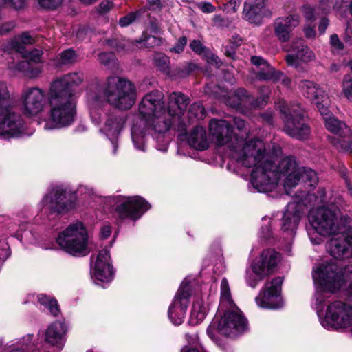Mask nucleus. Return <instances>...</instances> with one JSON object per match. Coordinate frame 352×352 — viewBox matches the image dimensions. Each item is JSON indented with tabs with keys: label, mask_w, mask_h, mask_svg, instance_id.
Here are the masks:
<instances>
[{
	"label": "nucleus",
	"mask_w": 352,
	"mask_h": 352,
	"mask_svg": "<svg viewBox=\"0 0 352 352\" xmlns=\"http://www.w3.org/2000/svg\"><path fill=\"white\" fill-rule=\"evenodd\" d=\"M66 327L64 322L56 321L45 331V341L58 348H62L65 340Z\"/></svg>",
	"instance_id": "obj_30"
},
{
	"label": "nucleus",
	"mask_w": 352,
	"mask_h": 352,
	"mask_svg": "<svg viewBox=\"0 0 352 352\" xmlns=\"http://www.w3.org/2000/svg\"><path fill=\"white\" fill-rule=\"evenodd\" d=\"M191 295L192 289L189 281L184 279L168 309V318L175 325H179L183 322Z\"/></svg>",
	"instance_id": "obj_12"
},
{
	"label": "nucleus",
	"mask_w": 352,
	"mask_h": 352,
	"mask_svg": "<svg viewBox=\"0 0 352 352\" xmlns=\"http://www.w3.org/2000/svg\"><path fill=\"white\" fill-rule=\"evenodd\" d=\"M15 28V23L14 21H8L2 24L0 27V34L4 35L10 32Z\"/></svg>",
	"instance_id": "obj_56"
},
{
	"label": "nucleus",
	"mask_w": 352,
	"mask_h": 352,
	"mask_svg": "<svg viewBox=\"0 0 352 352\" xmlns=\"http://www.w3.org/2000/svg\"><path fill=\"white\" fill-rule=\"evenodd\" d=\"M218 322L217 330L227 336L243 332L247 327V320L236 306L228 308Z\"/></svg>",
	"instance_id": "obj_16"
},
{
	"label": "nucleus",
	"mask_w": 352,
	"mask_h": 352,
	"mask_svg": "<svg viewBox=\"0 0 352 352\" xmlns=\"http://www.w3.org/2000/svg\"><path fill=\"white\" fill-rule=\"evenodd\" d=\"M233 306L235 305L231 297L228 281L224 278L221 283L220 307L232 308Z\"/></svg>",
	"instance_id": "obj_37"
},
{
	"label": "nucleus",
	"mask_w": 352,
	"mask_h": 352,
	"mask_svg": "<svg viewBox=\"0 0 352 352\" xmlns=\"http://www.w3.org/2000/svg\"><path fill=\"white\" fill-rule=\"evenodd\" d=\"M327 129L336 136L329 135L328 141L339 151L352 153V138L351 129L345 123L331 116L329 111L327 116H322Z\"/></svg>",
	"instance_id": "obj_10"
},
{
	"label": "nucleus",
	"mask_w": 352,
	"mask_h": 352,
	"mask_svg": "<svg viewBox=\"0 0 352 352\" xmlns=\"http://www.w3.org/2000/svg\"><path fill=\"white\" fill-rule=\"evenodd\" d=\"M164 98L162 91L153 90L142 98L138 106L139 116L144 127L158 133L168 131L171 126Z\"/></svg>",
	"instance_id": "obj_5"
},
{
	"label": "nucleus",
	"mask_w": 352,
	"mask_h": 352,
	"mask_svg": "<svg viewBox=\"0 0 352 352\" xmlns=\"http://www.w3.org/2000/svg\"><path fill=\"white\" fill-rule=\"evenodd\" d=\"M312 277L316 292L314 295L317 312L330 294L341 288L352 294V263L341 267L333 261L323 263L314 268Z\"/></svg>",
	"instance_id": "obj_3"
},
{
	"label": "nucleus",
	"mask_w": 352,
	"mask_h": 352,
	"mask_svg": "<svg viewBox=\"0 0 352 352\" xmlns=\"http://www.w3.org/2000/svg\"><path fill=\"white\" fill-rule=\"evenodd\" d=\"M106 101L120 109H129L135 102L136 88L130 80L119 76H111L101 85Z\"/></svg>",
	"instance_id": "obj_6"
},
{
	"label": "nucleus",
	"mask_w": 352,
	"mask_h": 352,
	"mask_svg": "<svg viewBox=\"0 0 352 352\" xmlns=\"http://www.w3.org/2000/svg\"><path fill=\"white\" fill-rule=\"evenodd\" d=\"M111 234V227L109 225H104L100 229V236L102 239H107Z\"/></svg>",
	"instance_id": "obj_60"
},
{
	"label": "nucleus",
	"mask_w": 352,
	"mask_h": 352,
	"mask_svg": "<svg viewBox=\"0 0 352 352\" xmlns=\"http://www.w3.org/2000/svg\"><path fill=\"white\" fill-rule=\"evenodd\" d=\"M99 62L106 67H110L114 62L115 56L112 53L102 52L98 55Z\"/></svg>",
	"instance_id": "obj_52"
},
{
	"label": "nucleus",
	"mask_w": 352,
	"mask_h": 352,
	"mask_svg": "<svg viewBox=\"0 0 352 352\" xmlns=\"http://www.w3.org/2000/svg\"><path fill=\"white\" fill-rule=\"evenodd\" d=\"M206 316V309L202 299L197 298L192 304L190 314V322L197 324L201 322Z\"/></svg>",
	"instance_id": "obj_36"
},
{
	"label": "nucleus",
	"mask_w": 352,
	"mask_h": 352,
	"mask_svg": "<svg viewBox=\"0 0 352 352\" xmlns=\"http://www.w3.org/2000/svg\"><path fill=\"white\" fill-rule=\"evenodd\" d=\"M33 42V38L29 34L24 32L12 40L10 43V46L16 52L23 54L25 52V45L32 44Z\"/></svg>",
	"instance_id": "obj_38"
},
{
	"label": "nucleus",
	"mask_w": 352,
	"mask_h": 352,
	"mask_svg": "<svg viewBox=\"0 0 352 352\" xmlns=\"http://www.w3.org/2000/svg\"><path fill=\"white\" fill-rule=\"evenodd\" d=\"M209 131L218 146L229 144L230 155L236 162L254 168L250 183L256 192L272 191L281 177L285 178L284 188L287 194H289V190L296 186L300 181L310 186L318 182L316 173L311 168L299 166L294 157H285L276 166L274 158L282 153L279 145L273 144L272 153H267L265 143L258 138L243 140L232 137L231 125L223 120H212Z\"/></svg>",
	"instance_id": "obj_1"
},
{
	"label": "nucleus",
	"mask_w": 352,
	"mask_h": 352,
	"mask_svg": "<svg viewBox=\"0 0 352 352\" xmlns=\"http://www.w3.org/2000/svg\"><path fill=\"white\" fill-rule=\"evenodd\" d=\"M13 102L8 85L6 82L0 80V109L6 107Z\"/></svg>",
	"instance_id": "obj_44"
},
{
	"label": "nucleus",
	"mask_w": 352,
	"mask_h": 352,
	"mask_svg": "<svg viewBox=\"0 0 352 352\" xmlns=\"http://www.w3.org/2000/svg\"><path fill=\"white\" fill-rule=\"evenodd\" d=\"M241 0H223L221 8L228 13H234L239 8Z\"/></svg>",
	"instance_id": "obj_49"
},
{
	"label": "nucleus",
	"mask_w": 352,
	"mask_h": 352,
	"mask_svg": "<svg viewBox=\"0 0 352 352\" xmlns=\"http://www.w3.org/2000/svg\"><path fill=\"white\" fill-rule=\"evenodd\" d=\"M300 16L297 14H290L286 16L278 17L273 23L275 36L280 42H287L291 37L293 30L298 25Z\"/></svg>",
	"instance_id": "obj_22"
},
{
	"label": "nucleus",
	"mask_w": 352,
	"mask_h": 352,
	"mask_svg": "<svg viewBox=\"0 0 352 352\" xmlns=\"http://www.w3.org/2000/svg\"><path fill=\"white\" fill-rule=\"evenodd\" d=\"M196 6L204 13H212L216 10L215 7L209 2H198Z\"/></svg>",
	"instance_id": "obj_54"
},
{
	"label": "nucleus",
	"mask_w": 352,
	"mask_h": 352,
	"mask_svg": "<svg viewBox=\"0 0 352 352\" xmlns=\"http://www.w3.org/2000/svg\"><path fill=\"white\" fill-rule=\"evenodd\" d=\"M24 122L16 112L14 102L0 109V136L7 138L18 137L23 131Z\"/></svg>",
	"instance_id": "obj_13"
},
{
	"label": "nucleus",
	"mask_w": 352,
	"mask_h": 352,
	"mask_svg": "<svg viewBox=\"0 0 352 352\" xmlns=\"http://www.w3.org/2000/svg\"><path fill=\"white\" fill-rule=\"evenodd\" d=\"M330 43L331 45V46L336 50L343 49V44L340 41L338 36L337 34H333L331 36Z\"/></svg>",
	"instance_id": "obj_58"
},
{
	"label": "nucleus",
	"mask_w": 352,
	"mask_h": 352,
	"mask_svg": "<svg viewBox=\"0 0 352 352\" xmlns=\"http://www.w3.org/2000/svg\"><path fill=\"white\" fill-rule=\"evenodd\" d=\"M21 111L26 117H34L43 111L46 106L45 91L38 87L23 89L20 98Z\"/></svg>",
	"instance_id": "obj_14"
},
{
	"label": "nucleus",
	"mask_w": 352,
	"mask_h": 352,
	"mask_svg": "<svg viewBox=\"0 0 352 352\" xmlns=\"http://www.w3.org/2000/svg\"><path fill=\"white\" fill-rule=\"evenodd\" d=\"M299 88L304 96L310 99L316 104L322 116H327L330 99L324 90L319 88L314 82L309 80H301Z\"/></svg>",
	"instance_id": "obj_18"
},
{
	"label": "nucleus",
	"mask_w": 352,
	"mask_h": 352,
	"mask_svg": "<svg viewBox=\"0 0 352 352\" xmlns=\"http://www.w3.org/2000/svg\"><path fill=\"white\" fill-rule=\"evenodd\" d=\"M265 276L267 275L263 272L258 274L254 272V265H252L251 270L246 272V282L250 287H255L258 283L263 280Z\"/></svg>",
	"instance_id": "obj_45"
},
{
	"label": "nucleus",
	"mask_w": 352,
	"mask_h": 352,
	"mask_svg": "<svg viewBox=\"0 0 352 352\" xmlns=\"http://www.w3.org/2000/svg\"><path fill=\"white\" fill-rule=\"evenodd\" d=\"M140 43L146 47H153L162 45V39L154 36H146Z\"/></svg>",
	"instance_id": "obj_51"
},
{
	"label": "nucleus",
	"mask_w": 352,
	"mask_h": 352,
	"mask_svg": "<svg viewBox=\"0 0 352 352\" xmlns=\"http://www.w3.org/2000/svg\"><path fill=\"white\" fill-rule=\"evenodd\" d=\"M82 80V74L71 73L51 83L47 96L50 118L44 124L45 130L60 129L74 122L76 113L74 88Z\"/></svg>",
	"instance_id": "obj_2"
},
{
	"label": "nucleus",
	"mask_w": 352,
	"mask_h": 352,
	"mask_svg": "<svg viewBox=\"0 0 352 352\" xmlns=\"http://www.w3.org/2000/svg\"><path fill=\"white\" fill-rule=\"evenodd\" d=\"M344 0H320V6L325 12L337 10L341 8Z\"/></svg>",
	"instance_id": "obj_48"
},
{
	"label": "nucleus",
	"mask_w": 352,
	"mask_h": 352,
	"mask_svg": "<svg viewBox=\"0 0 352 352\" xmlns=\"http://www.w3.org/2000/svg\"><path fill=\"white\" fill-rule=\"evenodd\" d=\"M270 89L267 87H263L260 89L261 96L254 100L253 97L249 96L243 89H238L232 96L233 103L229 102L230 105L234 108L250 107L252 109L263 108L267 103L269 98Z\"/></svg>",
	"instance_id": "obj_20"
},
{
	"label": "nucleus",
	"mask_w": 352,
	"mask_h": 352,
	"mask_svg": "<svg viewBox=\"0 0 352 352\" xmlns=\"http://www.w3.org/2000/svg\"><path fill=\"white\" fill-rule=\"evenodd\" d=\"M234 124L236 126V127L239 130V131H243V129H245L246 128V123L245 122L239 118H234Z\"/></svg>",
	"instance_id": "obj_62"
},
{
	"label": "nucleus",
	"mask_w": 352,
	"mask_h": 352,
	"mask_svg": "<svg viewBox=\"0 0 352 352\" xmlns=\"http://www.w3.org/2000/svg\"><path fill=\"white\" fill-rule=\"evenodd\" d=\"M329 25V21L327 18H322L319 23L318 30L320 34H324Z\"/></svg>",
	"instance_id": "obj_63"
},
{
	"label": "nucleus",
	"mask_w": 352,
	"mask_h": 352,
	"mask_svg": "<svg viewBox=\"0 0 352 352\" xmlns=\"http://www.w3.org/2000/svg\"><path fill=\"white\" fill-rule=\"evenodd\" d=\"M56 242L68 254L82 256L88 254V234L81 222L69 224L59 233Z\"/></svg>",
	"instance_id": "obj_7"
},
{
	"label": "nucleus",
	"mask_w": 352,
	"mask_h": 352,
	"mask_svg": "<svg viewBox=\"0 0 352 352\" xmlns=\"http://www.w3.org/2000/svg\"><path fill=\"white\" fill-rule=\"evenodd\" d=\"M189 145L199 151H204L208 148L209 142L206 130L201 126L195 127L188 138Z\"/></svg>",
	"instance_id": "obj_31"
},
{
	"label": "nucleus",
	"mask_w": 352,
	"mask_h": 352,
	"mask_svg": "<svg viewBox=\"0 0 352 352\" xmlns=\"http://www.w3.org/2000/svg\"><path fill=\"white\" fill-rule=\"evenodd\" d=\"M19 69L24 72L30 78L36 77L41 73L40 67L33 68L30 66V63L26 62H21L19 65Z\"/></svg>",
	"instance_id": "obj_47"
},
{
	"label": "nucleus",
	"mask_w": 352,
	"mask_h": 352,
	"mask_svg": "<svg viewBox=\"0 0 352 352\" xmlns=\"http://www.w3.org/2000/svg\"><path fill=\"white\" fill-rule=\"evenodd\" d=\"M124 122L125 118L121 113L111 112L107 114L102 131L111 141L113 154L117 152L118 144L116 139Z\"/></svg>",
	"instance_id": "obj_23"
},
{
	"label": "nucleus",
	"mask_w": 352,
	"mask_h": 352,
	"mask_svg": "<svg viewBox=\"0 0 352 352\" xmlns=\"http://www.w3.org/2000/svg\"><path fill=\"white\" fill-rule=\"evenodd\" d=\"M78 192L81 194H87L89 196H91L94 194V189L89 188L87 186L81 185L78 188Z\"/></svg>",
	"instance_id": "obj_61"
},
{
	"label": "nucleus",
	"mask_w": 352,
	"mask_h": 352,
	"mask_svg": "<svg viewBox=\"0 0 352 352\" xmlns=\"http://www.w3.org/2000/svg\"><path fill=\"white\" fill-rule=\"evenodd\" d=\"M252 63L257 67L255 71L256 78L260 80L277 81L282 76L281 72L276 71L265 59L261 56H252Z\"/></svg>",
	"instance_id": "obj_28"
},
{
	"label": "nucleus",
	"mask_w": 352,
	"mask_h": 352,
	"mask_svg": "<svg viewBox=\"0 0 352 352\" xmlns=\"http://www.w3.org/2000/svg\"><path fill=\"white\" fill-rule=\"evenodd\" d=\"M264 6L246 1L243 10V18L252 23L259 24Z\"/></svg>",
	"instance_id": "obj_32"
},
{
	"label": "nucleus",
	"mask_w": 352,
	"mask_h": 352,
	"mask_svg": "<svg viewBox=\"0 0 352 352\" xmlns=\"http://www.w3.org/2000/svg\"><path fill=\"white\" fill-rule=\"evenodd\" d=\"M270 89L267 87H263L260 89L261 96L254 100L253 97L249 96L243 89H238L232 96L233 103L229 102L230 105L234 108L250 107L252 109L263 108L267 103L269 98Z\"/></svg>",
	"instance_id": "obj_21"
},
{
	"label": "nucleus",
	"mask_w": 352,
	"mask_h": 352,
	"mask_svg": "<svg viewBox=\"0 0 352 352\" xmlns=\"http://www.w3.org/2000/svg\"><path fill=\"white\" fill-rule=\"evenodd\" d=\"M155 66L165 74L170 72V58L164 53H155L153 58Z\"/></svg>",
	"instance_id": "obj_39"
},
{
	"label": "nucleus",
	"mask_w": 352,
	"mask_h": 352,
	"mask_svg": "<svg viewBox=\"0 0 352 352\" xmlns=\"http://www.w3.org/2000/svg\"><path fill=\"white\" fill-rule=\"evenodd\" d=\"M310 228L307 234L313 244L322 243L323 236H330L338 233H343L350 224V219L341 214L338 206L334 203L322 204L312 208L308 216Z\"/></svg>",
	"instance_id": "obj_4"
},
{
	"label": "nucleus",
	"mask_w": 352,
	"mask_h": 352,
	"mask_svg": "<svg viewBox=\"0 0 352 352\" xmlns=\"http://www.w3.org/2000/svg\"><path fill=\"white\" fill-rule=\"evenodd\" d=\"M135 19V14L134 13H130L126 16H124L120 19L119 25L121 27H126L130 25L132 22L134 21Z\"/></svg>",
	"instance_id": "obj_55"
},
{
	"label": "nucleus",
	"mask_w": 352,
	"mask_h": 352,
	"mask_svg": "<svg viewBox=\"0 0 352 352\" xmlns=\"http://www.w3.org/2000/svg\"><path fill=\"white\" fill-rule=\"evenodd\" d=\"M283 282V278L279 276L273 278L270 281H267L255 298L257 305L267 309L281 307L283 300L280 296V291Z\"/></svg>",
	"instance_id": "obj_15"
},
{
	"label": "nucleus",
	"mask_w": 352,
	"mask_h": 352,
	"mask_svg": "<svg viewBox=\"0 0 352 352\" xmlns=\"http://www.w3.org/2000/svg\"><path fill=\"white\" fill-rule=\"evenodd\" d=\"M279 258V254L274 250H264L259 258L253 263L254 270L258 274L263 272L267 276L277 265Z\"/></svg>",
	"instance_id": "obj_27"
},
{
	"label": "nucleus",
	"mask_w": 352,
	"mask_h": 352,
	"mask_svg": "<svg viewBox=\"0 0 352 352\" xmlns=\"http://www.w3.org/2000/svg\"><path fill=\"white\" fill-rule=\"evenodd\" d=\"M89 100L91 119L95 124H99L101 122L102 115V109L100 107L104 101L98 95H91Z\"/></svg>",
	"instance_id": "obj_35"
},
{
	"label": "nucleus",
	"mask_w": 352,
	"mask_h": 352,
	"mask_svg": "<svg viewBox=\"0 0 352 352\" xmlns=\"http://www.w3.org/2000/svg\"><path fill=\"white\" fill-rule=\"evenodd\" d=\"M187 41L188 40L186 36L180 37L175 44V45L170 49V51L171 52H175L177 54L182 52L184 50L185 46L187 44Z\"/></svg>",
	"instance_id": "obj_53"
},
{
	"label": "nucleus",
	"mask_w": 352,
	"mask_h": 352,
	"mask_svg": "<svg viewBox=\"0 0 352 352\" xmlns=\"http://www.w3.org/2000/svg\"><path fill=\"white\" fill-rule=\"evenodd\" d=\"M42 211L49 214H65L75 207V201L68 197L67 192L60 187L50 190L43 198Z\"/></svg>",
	"instance_id": "obj_11"
},
{
	"label": "nucleus",
	"mask_w": 352,
	"mask_h": 352,
	"mask_svg": "<svg viewBox=\"0 0 352 352\" xmlns=\"http://www.w3.org/2000/svg\"><path fill=\"white\" fill-rule=\"evenodd\" d=\"M190 103V98L182 92H172L168 96V103L166 105L167 117L173 123V118L182 116Z\"/></svg>",
	"instance_id": "obj_25"
},
{
	"label": "nucleus",
	"mask_w": 352,
	"mask_h": 352,
	"mask_svg": "<svg viewBox=\"0 0 352 352\" xmlns=\"http://www.w3.org/2000/svg\"><path fill=\"white\" fill-rule=\"evenodd\" d=\"M300 219V211L298 209V204L296 203H289L283 217V231L288 232L290 236H293L298 227Z\"/></svg>",
	"instance_id": "obj_29"
},
{
	"label": "nucleus",
	"mask_w": 352,
	"mask_h": 352,
	"mask_svg": "<svg viewBox=\"0 0 352 352\" xmlns=\"http://www.w3.org/2000/svg\"><path fill=\"white\" fill-rule=\"evenodd\" d=\"M345 38L352 44V23H349L345 31Z\"/></svg>",
	"instance_id": "obj_64"
},
{
	"label": "nucleus",
	"mask_w": 352,
	"mask_h": 352,
	"mask_svg": "<svg viewBox=\"0 0 352 352\" xmlns=\"http://www.w3.org/2000/svg\"><path fill=\"white\" fill-rule=\"evenodd\" d=\"M63 0H38L39 5L46 9L54 10L62 4ZM4 3L14 9L23 8L25 0H3Z\"/></svg>",
	"instance_id": "obj_34"
},
{
	"label": "nucleus",
	"mask_w": 352,
	"mask_h": 352,
	"mask_svg": "<svg viewBox=\"0 0 352 352\" xmlns=\"http://www.w3.org/2000/svg\"><path fill=\"white\" fill-rule=\"evenodd\" d=\"M113 7V3L109 1H103L100 3L98 7V10L100 13L108 12Z\"/></svg>",
	"instance_id": "obj_59"
},
{
	"label": "nucleus",
	"mask_w": 352,
	"mask_h": 352,
	"mask_svg": "<svg viewBox=\"0 0 352 352\" xmlns=\"http://www.w3.org/2000/svg\"><path fill=\"white\" fill-rule=\"evenodd\" d=\"M149 204L139 196L125 197L116 208V212L120 219H139L143 213L150 208Z\"/></svg>",
	"instance_id": "obj_19"
},
{
	"label": "nucleus",
	"mask_w": 352,
	"mask_h": 352,
	"mask_svg": "<svg viewBox=\"0 0 352 352\" xmlns=\"http://www.w3.org/2000/svg\"><path fill=\"white\" fill-rule=\"evenodd\" d=\"M205 115L204 107L202 104L199 102L191 104L188 112V117L190 120L203 119Z\"/></svg>",
	"instance_id": "obj_43"
},
{
	"label": "nucleus",
	"mask_w": 352,
	"mask_h": 352,
	"mask_svg": "<svg viewBox=\"0 0 352 352\" xmlns=\"http://www.w3.org/2000/svg\"><path fill=\"white\" fill-rule=\"evenodd\" d=\"M292 47L293 52L285 56L288 65L298 68L300 63H309L315 60L314 52L301 41L294 43Z\"/></svg>",
	"instance_id": "obj_24"
},
{
	"label": "nucleus",
	"mask_w": 352,
	"mask_h": 352,
	"mask_svg": "<svg viewBox=\"0 0 352 352\" xmlns=\"http://www.w3.org/2000/svg\"><path fill=\"white\" fill-rule=\"evenodd\" d=\"M113 267L110 263L109 250L103 249L97 256L95 263L94 277L100 282H109L112 279Z\"/></svg>",
	"instance_id": "obj_26"
},
{
	"label": "nucleus",
	"mask_w": 352,
	"mask_h": 352,
	"mask_svg": "<svg viewBox=\"0 0 352 352\" xmlns=\"http://www.w3.org/2000/svg\"><path fill=\"white\" fill-rule=\"evenodd\" d=\"M38 300L41 305L47 308L54 316L58 315L60 310L56 300L42 294L38 295Z\"/></svg>",
	"instance_id": "obj_40"
},
{
	"label": "nucleus",
	"mask_w": 352,
	"mask_h": 352,
	"mask_svg": "<svg viewBox=\"0 0 352 352\" xmlns=\"http://www.w3.org/2000/svg\"><path fill=\"white\" fill-rule=\"evenodd\" d=\"M144 129H141L138 125H133L131 129V138L134 146L137 149L144 151Z\"/></svg>",
	"instance_id": "obj_42"
},
{
	"label": "nucleus",
	"mask_w": 352,
	"mask_h": 352,
	"mask_svg": "<svg viewBox=\"0 0 352 352\" xmlns=\"http://www.w3.org/2000/svg\"><path fill=\"white\" fill-rule=\"evenodd\" d=\"M342 93L344 96L351 102H352V76L346 74L342 80Z\"/></svg>",
	"instance_id": "obj_46"
},
{
	"label": "nucleus",
	"mask_w": 352,
	"mask_h": 352,
	"mask_svg": "<svg viewBox=\"0 0 352 352\" xmlns=\"http://www.w3.org/2000/svg\"><path fill=\"white\" fill-rule=\"evenodd\" d=\"M352 227L347 226V230L343 233L334 236L327 243L329 254L336 259H344L352 257Z\"/></svg>",
	"instance_id": "obj_17"
},
{
	"label": "nucleus",
	"mask_w": 352,
	"mask_h": 352,
	"mask_svg": "<svg viewBox=\"0 0 352 352\" xmlns=\"http://www.w3.org/2000/svg\"><path fill=\"white\" fill-rule=\"evenodd\" d=\"M277 107L283 116L284 131L292 138L298 140L307 139L310 134V128L304 121L300 107L298 105L289 107L283 100L278 102Z\"/></svg>",
	"instance_id": "obj_8"
},
{
	"label": "nucleus",
	"mask_w": 352,
	"mask_h": 352,
	"mask_svg": "<svg viewBox=\"0 0 352 352\" xmlns=\"http://www.w3.org/2000/svg\"><path fill=\"white\" fill-rule=\"evenodd\" d=\"M22 54L27 60L26 63H38L41 61L42 51L38 49H34L32 51L27 52L25 50V52Z\"/></svg>",
	"instance_id": "obj_50"
},
{
	"label": "nucleus",
	"mask_w": 352,
	"mask_h": 352,
	"mask_svg": "<svg viewBox=\"0 0 352 352\" xmlns=\"http://www.w3.org/2000/svg\"><path fill=\"white\" fill-rule=\"evenodd\" d=\"M77 56L74 50L68 49L63 51L55 60L57 66L72 64L76 61Z\"/></svg>",
	"instance_id": "obj_41"
},
{
	"label": "nucleus",
	"mask_w": 352,
	"mask_h": 352,
	"mask_svg": "<svg viewBox=\"0 0 352 352\" xmlns=\"http://www.w3.org/2000/svg\"><path fill=\"white\" fill-rule=\"evenodd\" d=\"M303 14L305 18L308 21H314V10L309 6H305L302 8Z\"/></svg>",
	"instance_id": "obj_57"
},
{
	"label": "nucleus",
	"mask_w": 352,
	"mask_h": 352,
	"mask_svg": "<svg viewBox=\"0 0 352 352\" xmlns=\"http://www.w3.org/2000/svg\"><path fill=\"white\" fill-rule=\"evenodd\" d=\"M190 47L194 52L199 55L207 56L208 63L214 64L217 67L221 66L222 63L219 58L217 56L210 53L206 49V47L203 45L200 41L193 40L190 43Z\"/></svg>",
	"instance_id": "obj_33"
},
{
	"label": "nucleus",
	"mask_w": 352,
	"mask_h": 352,
	"mask_svg": "<svg viewBox=\"0 0 352 352\" xmlns=\"http://www.w3.org/2000/svg\"><path fill=\"white\" fill-rule=\"evenodd\" d=\"M320 322L327 329L346 328L352 325V303L336 300L330 303L325 314L318 311Z\"/></svg>",
	"instance_id": "obj_9"
}]
</instances>
